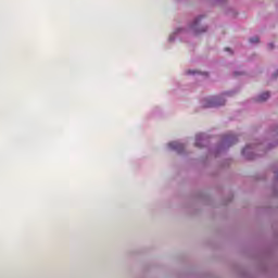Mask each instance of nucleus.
<instances>
[{
    "label": "nucleus",
    "instance_id": "f257e3e1",
    "mask_svg": "<svg viewBox=\"0 0 278 278\" xmlns=\"http://www.w3.org/2000/svg\"><path fill=\"white\" fill-rule=\"evenodd\" d=\"M225 104V99L222 97H213V98H206L204 100V108H220V105Z\"/></svg>",
    "mask_w": 278,
    "mask_h": 278
},
{
    "label": "nucleus",
    "instance_id": "f03ea898",
    "mask_svg": "<svg viewBox=\"0 0 278 278\" xmlns=\"http://www.w3.org/2000/svg\"><path fill=\"white\" fill-rule=\"evenodd\" d=\"M202 18L203 16L195 18L191 25V29H193L195 34H204V31H207V27H202L201 29H199V23H201Z\"/></svg>",
    "mask_w": 278,
    "mask_h": 278
},
{
    "label": "nucleus",
    "instance_id": "7ed1b4c3",
    "mask_svg": "<svg viewBox=\"0 0 278 278\" xmlns=\"http://www.w3.org/2000/svg\"><path fill=\"white\" fill-rule=\"evenodd\" d=\"M169 149H173L174 151H177L178 153H181L184 151L185 147L184 143H179L177 141L168 143Z\"/></svg>",
    "mask_w": 278,
    "mask_h": 278
},
{
    "label": "nucleus",
    "instance_id": "20e7f679",
    "mask_svg": "<svg viewBox=\"0 0 278 278\" xmlns=\"http://www.w3.org/2000/svg\"><path fill=\"white\" fill-rule=\"evenodd\" d=\"M270 99V93L269 92H263L261 96H258L257 101H268Z\"/></svg>",
    "mask_w": 278,
    "mask_h": 278
},
{
    "label": "nucleus",
    "instance_id": "39448f33",
    "mask_svg": "<svg viewBox=\"0 0 278 278\" xmlns=\"http://www.w3.org/2000/svg\"><path fill=\"white\" fill-rule=\"evenodd\" d=\"M201 140H203V135H197L195 136V147H199L200 149H201V147H203V146H201Z\"/></svg>",
    "mask_w": 278,
    "mask_h": 278
},
{
    "label": "nucleus",
    "instance_id": "423d86ee",
    "mask_svg": "<svg viewBox=\"0 0 278 278\" xmlns=\"http://www.w3.org/2000/svg\"><path fill=\"white\" fill-rule=\"evenodd\" d=\"M226 140H227V142H230V143L228 144V147H231V144H236V142H237V139H236V137H233V136H227V137H226Z\"/></svg>",
    "mask_w": 278,
    "mask_h": 278
},
{
    "label": "nucleus",
    "instance_id": "0eeeda50",
    "mask_svg": "<svg viewBox=\"0 0 278 278\" xmlns=\"http://www.w3.org/2000/svg\"><path fill=\"white\" fill-rule=\"evenodd\" d=\"M250 42L252 45H255V43L260 42V37H252V38H250Z\"/></svg>",
    "mask_w": 278,
    "mask_h": 278
},
{
    "label": "nucleus",
    "instance_id": "6e6552de",
    "mask_svg": "<svg viewBox=\"0 0 278 278\" xmlns=\"http://www.w3.org/2000/svg\"><path fill=\"white\" fill-rule=\"evenodd\" d=\"M247 151H249V147H245V148L242 150L243 155H247Z\"/></svg>",
    "mask_w": 278,
    "mask_h": 278
},
{
    "label": "nucleus",
    "instance_id": "1a4fd4ad",
    "mask_svg": "<svg viewBox=\"0 0 278 278\" xmlns=\"http://www.w3.org/2000/svg\"><path fill=\"white\" fill-rule=\"evenodd\" d=\"M268 47H269V49H274L273 43H269Z\"/></svg>",
    "mask_w": 278,
    "mask_h": 278
},
{
    "label": "nucleus",
    "instance_id": "9d476101",
    "mask_svg": "<svg viewBox=\"0 0 278 278\" xmlns=\"http://www.w3.org/2000/svg\"><path fill=\"white\" fill-rule=\"evenodd\" d=\"M238 75H241V74L238 72H235V77H238Z\"/></svg>",
    "mask_w": 278,
    "mask_h": 278
},
{
    "label": "nucleus",
    "instance_id": "9b49d317",
    "mask_svg": "<svg viewBox=\"0 0 278 278\" xmlns=\"http://www.w3.org/2000/svg\"><path fill=\"white\" fill-rule=\"evenodd\" d=\"M225 50H226V51H229V48H226Z\"/></svg>",
    "mask_w": 278,
    "mask_h": 278
}]
</instances>
